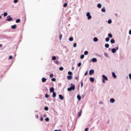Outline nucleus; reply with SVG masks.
Returning a JSON list of instances; mask_svg holds the SVG:
<instances>
[{"instance_id": "f257e3e1", "label": "nucleus", "mask_w": 131, "mask_h": 131, "mask_svg": "<svg viewBox=\"0 0 131 131\" xmlns=\"http://www.w3.org/2000/svg\"><path fill=\"white\" fill-rule=\"evenodd\" d=\"M75 90V86L73 85L71 86L70 88L68 89V92H71V91H74Z\"/></svg>"}, {"instance_id": "f03ea898", "label": "nucleus", "mask_w": 131, "mask_h": 131, "mask_svg": "<svg viewBox=\"0 0 131 131\" xmlns=\"http://www.w3.org/2000/svg\"><path fill=\"white\" fill-rule=\"evenodd\" d=\"M86 16L88 17V20L92 19V16L91 15V13H90V12H88L86 13Z\"/></svg>"}, {"instance_id": "7ed1b4c3", "label": "nucleus", "mask_w": 131, "mask_h": 131, "mask_svg": "<svg viewBox=\"0 0 131 131\" xmlns=\"http://www.w3.org/2000/svg\"><path fill=\"white\" fill-rule=\"evenodd\" d=\"M7 18L6 21H13V18L10 17V16H7Z\"/></svg>"}, {"instance_id": "20e7f679", "label": "nucleus", "mask_w": 131, "mask_h": 131, "mask_svg": "<svg viewBox=\"0 0 131 131\" xmlns=\"http://www.w3.org/2000/svg\"><path fill=\"white\" fill-rule=\"evenodd\" d=\"M95 73V71H94V70H91L89 71V74L90 75H93V74Z\"/></svg>"}, {"instance_id": "39448f33", "label": "nucleus", "mask_w": 131, "mask_h": 131, "mask_svg": "<svg viewBox=\"0 0 131 131\" xmlns=\"http://www.w3.org/2000/svg\"><path fill=\"white\" fill-rule=\"evenodd\" d=\"M102 78L104 80H108V78L105 75H102Z\"/></svg>"}, {"instance_id": "423d86ee", "label": "nucleus", "mask_w": 131, "mask_h": 131, "mask_svg": "<svg viewBox=\"0 0 131 131\" xmlns=\"http://www.w3.org/2000/svg\"><path fill=\"white\" fill-rule=\"evenodd\" d=\"M55 89H54V88L52 87L50 89V93H54V92Z\"/></svg>"}, {"instance_id": "0eeeda50", "label": "nucleus", "mask_w": 131, "mask_h": 131, "mask_svg": "<svg viewBox=\"0 0 131 131\" xmlns=\"http://www.w3.org/2000/svg\"><path fill=\"white\" fill-rule=\"evenodd\" d=\"M11 28L12 29H16V28H17V26L16 25L11 26Z\"/></svg>"}, {"instance_id": "6e6552de", "label": "nucleus", "mask_w": 131, "mask_h": 131, "mask_svg": "<svg viewBox=\"0 0 131 131\" xmlns=\"http://www.w3.org/2000/svg\"><path fill=\"white\" fill-rule=\"evenodd\" d=\"M112 76L114 77V78H116L117 76H116V75L115 74V73L112 72Z\"/></svg>"}, {"instance_id": "1a4fd4ad", "label": "nucleus", "mask_w": 131, "mask_h": 131, "mask_svg": "<svg viewBox=\"0 0 131 131\" xmlns=\"http://www.w3.org/2000/svg\"><path fill=\"white\" fill-rule=\"evenodd\" d=\"M82 113V110H81L80 111V112L78 113L79 117H80V116H81Z\"/></svg>"}, {"instance_id": "9d476101", "label": "nucleus", "mask_w": 131, "mask_h": 131, "mask_svg": "<svg viewBox=\"0 0 131 131\" xmlns=\"http://www.w3.org/2000/svg\"><path fill=\"white\" fill-rule=\"evenodd\" d=\"M67 78L68 80L72 79V76H67Z\"/></svg>"}, {"instance_id": "9b49d317", "label": "nucleus", "mask_w": 131, "mask_h": 131, "mask_svg": "<svg viewBox=\"0 0 131 131\" xmlns=\"http://www.w3.org/2000/svg\"><path fill=\"white\" fill-rule=\"evenodd\" d=\"M90 81H91L92 82H94V81H95V79L93 77H91L90 78Z\"/></svg>"}, {"instance_id": "f8f14e48", "label": "nucleus", "mask_w": 131, "mask_h": 131, "mask_svg": "<svg viewBox=\"0 0 131 131\" xmlns=\"http://www.w3.org/2000/svg\"><path fill=\"white\" fill-rule=\"evenodd\" d=\"M59 98L61 100H64V97H63V96H62V95H59Z\"/></svg>"}, {"instance_id": "ddd939ff", "label": "nucleus", "mask_w": 131, "mask_h": 131, "mask_svg": "<svg viewBox=\"0 0 131 131\" xmlns=\"http://www.w3.org/2000/svg\"><path fill=\"white\" fill-rule=\"evenodd\" d=\"M41 80L42 82H46V81H47V79H46V78H42Z\"/></svg>"}, {"instance_id": "4468645a", "label": "nucleus", "mask_w": 131, "mask_h": 131, "mask_svg": "<svg viewBox=\"0 0 131 131\" xmlns=\"http://www.w3.org/2000/svg\"><path fill=\"white\" fill-rule=\"evenodd\" d=\"M56 96H57V94H56V92H53V98H56Z\"/></svg>"}, {"instance_id": "2eb2a0df", "label": "nucleus", "mask_w": 131, "mask_h": 131, "mask_svg": "<svg viewBox=\"0 0 131 131\" xmlns=\"http://www.w3.org/2000/svg\"><path fill=\"white\" fill-rule=\"evenodd\" d=\"M110 102H111V103H114V102H115V100L113 98H111L110 99Z\"/></svg>"}, {"instance_id": "dca6fc26", "label": "nucleus", "mask_w": 131, "mask_h": 131, "mask_svg": "<svg viewBox=\"0 0 131 131\" xmlns=\"http://www.w3.org/2000/svg\"><path fill=\"white\" fill-rule=\"evenodd\" d=\"M77 99L79 101H80L81 100V97L80 96V95L77 96Z\"/></svg>"}, {"instance_id": "f3484780", "label": "nucleus", "mask_w": 131, "mask_h": 131, "mask_svg": "<svg viewBox=\"0 0 131 131\" xmlns=\"http://www.w3.org/2000/svg\"><path fill=\"white\" fill-rule=\"evenodd\" d=\"M93 40H94V41H95V42L98 41V38H97V37H94V39H93Z\"/></svg>"}, {"instance_id": "a211bd4d", "label": "nucleus", "mask_w": 131, "mask_h": 131, "mask_svg": "<svg viewBox=\"0 0 131 131\" xmlns=\"http://www.w3.org/2000/svg\"><path fill=\"white\" fill-rule=\"evenodd\" d=\"M111 43H115V40H114V39H112L111 40Z\"/></svg>"}, {"instance_id": "6ab92c4d", "label": "nucleus", "mask_w": 131, "mask_h": 131, "mask_svg": "<svg viewBox=\"0 0 131 131\" xmlns=\"http://www.w3.org/2000/svg\"><path fill=\"white\" fill-rule=\"evenodd\" d=\"M112 52L114 53H116V50H115V48H113L112 49Z\"/></svg>"}, {"instance_id": "aec40b11", "label": "nucleus", "mask_w": 131, "mask_h": 131, "mask_svg": "<svg viewBox=\"0 0 131 131\" xmlns=\"http://www.w3.org/2000/svg\"><path fill=\"white\" fill-rule=\"evenodd\" d=\"M20 21H21V20L20 19H17L16 20V23H20Z\"/></svg>"}, {"instance_id": "412c9836", "label": "nucleus", "mask_w": 131, "mask_h": 131, "mask_svg": "<svg viewBox=\"0 0 131 131\" xmlns=\"http://www.w3.org/2000/svg\"><path fill=\"white\" fill-rule=\"evenodd\" d=\"M92 61L93 62H97V58H92Z\"/></svg>"}, {"instance_id": "4be33fe9", "label": "nucleus", "mask_w": 131, "mask_h": 131, "mask_svg": "<svg viewBox=\"0 0 131 131\" xmlns=\"http://www.w3.org/2000/svg\"><path fill=\"white\" fill-rule=\"evenodd\" d=\"M56 59H57V57H56V56H53L52 58V60L53 61H54V60H56Z\"/></svg>"}, {"instance_id": "5701e85b", "label": "nucleus", "mask_w": 131, "mask_h": 131, "mask_svg": "<svg viewBox=\"0 0 131 131\" xmlns=\"http://www.w3.org/2000/svg\"><path fill=\"white\" fill-rule=\"evenodd\" d=\"M101 11L103 12V13H105L106 12V10L104 8L101 9Z\"/></svg>"}, {"instance_id": "b1692460", "label": "nucleus", "mask_w": 131, "mask_h": 131, "mask_svg": "<svg viewBox=\"0 0 131 131\" xmlns=\"http://www.w3.org/2000/svg\"><path fill=\"white\" fill-rule=\"evenodd\" d=\"M70 41H73V37H71L69 38Z\"/></svg>"}, {"instance_id": "393cba45", "label": "nucleus", "mask_w": 131, "mask_h": 131, "mask_svg": "<svg viewBox=\"0 0 131 131\" xmlns=\"http://www.w3.org/2000/svg\"><path fill=\"white\" fill-rule=\"evenodd\" d=\"M109 40H110V39L109 38V37H107L105 38V41H106L107 42H108Z\"/></svg>"}, {"instance_id": "a878e982", "label": "nucleus", "mask_w": 131, "mask_h": 131, "mask_svg": "<svg viewBox=\"0 0 131 131\" xmlns=\"http://www.w3.org/2000/svg\"><path fill=\"white\" fill-rule=\"evenodd\" d=\"M67 6H68V4H67V3H64L63 4L64 8H66V7H67Z\"/></svg>"}, {"instance_id": "bb28decb", "label": "nucleus", "mask_w": 131, "mask_h": 131, "mask_svg": "<svg viewBox=\"0 0 131 131\" xmlns=\"http://www.w3.org/2000/svg\"><path fill=\"white\" fill-rule=\"evenodd\" d=\"M97 7H98V8H101L102 7V5H101V4H98L97 5Z\"/></svg>"}, {"instance_id": "cd10ccee", "label": "nucleus", "mask_w": 131, "mask_h": 131, "mask_svg": "<svg viewBox=\"0 0 131 131\" xmlns=\"http://www.w3.org/2000/svg\"><path fill=\"white\" fill-rule=\"evenodd\" d=\"M108 37H110V38H112V34H108Z\"/></svg>"}, {"instance_id": "c85d7f7f", "label": "nucleus", "mask_w": 131, "mask_h": 131, "mask_svg": "<svg viewBox=\"0 0 131 131\" xmlns=\"http://www.w3.org/2000/svg\"><path fill=\"white\" fill-rule=\"evenodd\" d=\"M59 70H60V71H62L64 70V68H63V67H60V68H59Z\"/></svg>"}, {"instance_id": "c756f323", "label": "nucleus", "mask_w": 131, "mask_h": 131, "mask_svg": "<svg viewBox=\"0 0 131 131\" xmlns=\"http://www.w3.org/2000/svg\"><path fill=\"white\" fill-rule=\"evenodd\" d=\"M44 110L48 111V110H49V107L48 106H46L44 108Z\"/></svg>"}, {"instance_id": "7c9ffc66", "label": "nucleus", "mask_w": 131, "mask_h": 131, "mask_svg": "<svg viewBox=\"0 0 131 131\" xmlns=\"http://www.w3.org/2000/svg\"><path fill=\"white\" fill-rule=\"evenodd\" d=\"M4 17H6V16H8V13L5 12V13H4Z\"/></svg>"}, {"instance_id": "2f4dec72", "label": "nucleus", "mask_w": 131, "mask_h": 131, "mask_svg": "<svg viewBox=\"0 0 131 131\" xmlns=\"http://www.w3.org/2000/svg\"><path fill=\"white\" fill-rule=\"evenodd\" d=\"M108 24H111L112 23V20L111 19H110L108 20Z\"/></svg>"}, {"instance_id": "473e14b6", "label": "nucleus", "mask_w": 131, "mask_h": 131, "mask_svg": "<svg viewBox=\"0 0 131 131\" xmlns=\"http://www.w3.org/2000/svg\"><path fill=\"white\" fill-rule=\"evenodd\" d=\"M105 48H109V44H108V43L105 44Z\"/></svg>"}, {"instance_id": "72a5a7b5", "label": "nucleus", "mask_w": 131, "mask_h": 131, "mask_svg": "<svg viewBox=\"0 0 131 131\" xmlns=\"http://www.w3.org/2000/svg\"><path fill=\"white\" fill-rule=\"evenodd\" d=\"M88 54H89V52H88V51H84V55H88Z\"/></svg>"}, {"instance_id": "f704fd0d", "label": "nucleus", "mask_w": 131, "mask_h": 131, "mask_svg": "<svg viewBox=\"0 0 131 131\" xmlns=\"http://www.w3.org/2000/svg\"><path fill=\"white\" fill-rule=\"evenodd\" d=\"M104 55L105 57H106L107 58H108V54H107L106 53H104Z\"/></svg>"}, {"instance_id": "c9c22d12", "label": "nucleus", "mask_w": 131, "mask_h": 131, "mask_svg": "<svg viewBox=\"0 0 131 131\" xmlns=\"http://www.w3.org/2000/svg\"><path fill=\"white\" fill-rule=\"evenodd\" d=\"M62 34H60V35H59V40H61V39H62Z\"/></svg>"}, {"instance_id": "e433bc0d", "label": "nucleus", "mask_w": 131, "mask_h": 131, "mask_svg": "<svg viewBox=\"0 0 131 131\" xmlns=\"http://www.w3.org/2000/svg\"><path fill=\"white\" fill-rule=\"evenodd\" d=\"M83 58H84V55L82 54L80 56V59H83Z\"/></svg>"}, {"instance_id": "4c0bfd02", "label": "nucleus", "mask_w": 131, "mask_h": 131, "mask_svg": "<svg viewBox=\"0 0 131 131\" xmlns=\"http://www.w3.org/2000/svg\"><path fill=\"white\" fill-rule=\"evenodd\" d=\"M55 63H56V64H57V65H59V64H60V62H59V61H58V60H56V61H55Z\"/></svg>"}, {"instance_id": "58836bf2", "label": "nucleus", "mask_w": 131, "mask_h": 131, "mask_svg": "<svg viewBox=\"0 0 131 131\" xmlns=\"http://www.w3.org/2000/svg\"><path fill=\"white\" fill-rule=\"evenodd\" d=\"M9 59V60H12V59H13V56L12 55L10 56Z\"/></svg>"}, {"instance_id": "ea45409f", "label": "nucleus", "mask_w": 131, "mask_h": 131, "mask_svg": "<svg viewBox=\"0 0 131 131\" xmlns=\"http://www.w3.org/2000/svg\"><path fill=\"white\" fill-rule=\"evenodd\" d=\"M68 74L69 75H72V72H71V71L68 72Z\"/></svg>"}, {"instance_id": "a19ab883", "label": "nucleus", "mask_w": 131, "mask_h": 131, "mask_svg": "<svg viewBox=\"0 0 131 131\" xmlns=\"http://www.w3.org/2000/svg\"><path fill=\"white\" fill-rule=\"evenodd\" d=\"M45 120H46V121H50V119H49V118H46L45 119Z\"/></svg>"}, {"instance_id": "79ce46f5", "label": "nucleus", "mask_w": 131, "mask_h": 131, "mask_svg": "<svg viewBox=\"0 0 131 131\" xmlns=\"http://www.w3.org/2000/svg\"><path fill=\"white\" fill-rule=\"evenodd\" d=\"M18 0H14V4H17V3H18Z\"/></svg>"}, {"instance_id": "37998d69", "label": "nucleus", "mask_w": 131, "mask_h": 131, "mask_svg": "<svg viewBox=\"0 0 131 131\" xmlns=\"http://www.w3.org/2000/svg\"><path fill=\"white\" fill-rule=\"evenodd\" d=\"M53 76H54V75H53V74H50V77L53 78Z\"/></svg>"}, {"instance_id": "c03bdc74", "label": "nucleus", "mask_w": 131, "mask_h": 131, "mask_svg": "<svg viewBox=\"0 0 131 131\" xmlns=\"http://www.w3.org/2000/svg\"><path fill=\"white\" fill-rule=\"evenodd\" d=\"M52 81H56V78H53L52 79H51Z\"/></svg>"}, {"instance_id": "a18cd8bd", "label": "nucleus", "mask_w": 131, "mask_h": 131, "mask_svg": "<svg viewBox=\"0 0 131 131\" xmlns=\"http://www.w3.org/2000/svg\"><path fill=\"white\" fill-rule=\"evenodd\" d=\"M49 97H50V95H49L47 94L45 95V98H49Z\"/></svg>"}, {"instance_id": "49530a36", "label": "nucleus", "mask_w": 131, "mask_h": 131, "mask_svg": "<svg viewBox=\"0 0 131 131\" xmlns=\"http://www.w3.org/2000/svg\"><path fill=\"white\" fill-rule=\"evenodd\" d=\"M78 67H80L81 66V62H79L78 64Z\"/></svg>"}, {"instance_id": "de8ad7c7", "label": "nucleus", "mask_w": 131, "mask_h": 131, "mask_svg": "<svg viewBox=\"0 0 131 131\" xmlns=\"http://www.w3.org/2000/svg\"><path fill=\"white\" fill-rule=\"evenodd\" d=\"M76 46H77L76 43H74V45H73L74 48H76Z\"/></svg>"}, {"instance_id": "09e8293b", "label": "nucleus", "mask_w": 131, "mask_h": 131, "mask_svg": "<svg viewBox=\"0 0 131 131\" xmlns=\"http://www.w3.org/2000/svg\"><path fill=\"white\" fill-rule=\"evenodd\" d=\"M82 86H83V83L82 82V81H81V87L82 88Z\"/></svg>"}, {"instance_id": "8fccbe9b", "label": "nucleus", "mask_w": 131, "mask_h": 131, "mask_svg": "<svg viewBox=\"0 0 131 131\" xmlns=\"http://www.w3.org/2000/svg\"><path fill=\"white\" fill-rule=\"evenodd\" d=\"M40 121H42V120H43V119L42 118V117H40Z\"/></svg>"}, {"instance_id": "3c124183", "label": "nucleus", "mask_w": 131, "mask_h": 131, "mask_svg": "<svg viewBox=\"0 0 131 131\" xmlns=\"http://www.w3.org/2000/svg\"><path fill=\"white\" fill-rule=\"evenodd\" d=\"M75 79H76L77 80H78V77H75Z\"/></svg>"}, {"instance_id": "603ef678", "label": "nucleus", "mask_w": 131, "mask_h": 131, "mask_svg": "<svg viewBox=\"0 0 131 131\" xmlns=\"http://www.w3.org/2000/svg\"><path fill=\"white\" fill-rule=\"evenodd\" d=\"M118 47H116L115 49L116 50V51H118Z\"/></svg>"}, {"instance_id": "864d4df0", "label": "nucleus", "mask_w": 131, "mask_h": 131, "mask_svg": "<svg viewBox=\"0 0 131 131\" xmlns=\"http://www.w3.org/2000/svg\"><path fill=\"white\" fill-rule=\"evenodd\" d=\"M129 78L131 80V74H129Z\"/></svg>"}, {"instance_id": "5fc2aeb1", "label": "nucleus", "mask_w": 131, "mask_h": 131, "mask_svg": "<svg viewBox=\"0 0 131 131\" xmlns=\"http://www.w3.org/2000/svg\"><path fill=\"white\" fill-rule=\"evenodd\" d=\"M84 75H85V76L88 75V71H86V72L85 73Z\"/></svg>"}, {"instance_id": "6e6d98bb", "label": "nucleus", "mask_w": 131, "mask_h": 131, "mask_svg": "<svg viewBox=\"0 0 131 131\" xmlns=\"http://www.w3.org/2000/svg\"><path fill=\"white\" fill-rule=\"evenodd\" d=\"M88 130H89V128H85V131H88Z\"/></svg>"}, {"instance_id": "4d7b16f0", "label": "nucleus", "mask_w": 131, "mask_h": 131, "mask_svg": "<svg viewBox=\"0 0 131 131\" xmlns=\"http://www.w3.org/2000/svg\"><path fill=\"white\" fill-rule=\"evenodd\" d=\"M129 34L130 35H131V30H130L129 31Z\"/></svg>"}, {"instance_id": "13d9d810", "label": "nucleus", "mask_w": 131, "mask_h": 131, "mask_svg": "<svg viewBox=\"0 0 131 131\" xmlns=\"http://www.w3.org/2000/svg\"><path fill=\"white\" fill-rule=\"evenodd\" d=\"M35 117H36V118H38V115H36V116H35Z\"/></svg>"}, {"instance_id": "bf43d9fd", "label": "nucleus", "mask_w": 131, "mask_h": 131, "mask_svg": "<svg viewBox=\"0 0 131 131\" xmlns=\"http://www.w3.org/2000/svg\"><path fill=\"white\" fill-rule=\"evenodd\" d=\"M102 82H103V83H105V80L102 79Z\"/></svg>"}, {"instance_id": "052dcab7", "label": "nucleus", "mask_w": 131, "mask_h": 131, "mask_svg": "<svg viewBox=\"0 0 131 131\" xmlns=\"http://www.w3.org/2000/svg\"><path fill=\"white\" fill-rule=\"evenodd\" d=\"M47 117V114H45L43 115V117Z\"/></svg>"}, {"instance_id": "680f3d73", "label": "nucleus", "mask_w": 131, "mask_h": 131, "mask_svg": "<svg viewBox=\"0 0 131 131\" xmlns=\"http://www.w3.org/2000/svg\"><path fill=\"white\" fill-rule=\"evenodd\" d=\"M0 48H3V45L0 44Z\"/></svg>"}, {"instance_id": "e2e57ef3", "label": "nucleus", "mask_w": 131, "mask_h": 131, "mask_svg": "<svg viewBox=\"0 0 131 131\" xmlns=\"http://www.w3.org/2000/svg\"><path fill=\"white\" fill-rule=\"evenodd\" d=\"M0 19H2V16L0 15Z\"/></svg>"}, {"instance_id": "0e129e2a", "label": "nucleus", "mask_w": 131, "mask_h": 131, "mask_svg": "<svg viewBox=\"0 0 131 131\" xmlns=\"http://www.w3.org/2000/svg\"><path fill=\"white\" fill-rule=\"evenodd\" d=\"M54 131H59L58 130H54Z\"/></svg>"}, {"instance_id": "69168bd1", "label": "nucleus", "mask_w": 131, "mask_h": 131, "mask_svg": "<svg viewBox=\"0 0 131 131\" xmlns=\"http://www.w3.org/2000/svg\"><path fill=\"white\" fill-rule=\"evenodd\" d=\"M65 1H67V0H65Z\"/></svg>"}]
</instances>
